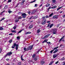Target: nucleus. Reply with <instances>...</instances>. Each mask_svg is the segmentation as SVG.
Here are the masks:
<instances>
[{
	"instance_id": "obj_1",
	"label": "nucleus",
	"mask_w": 65,
	"mask_h": 65,
	"mask_svg": "<svg viewBox=\"0 0 65 65\" xmlns=\"http://www.w3.org/2000/svg\"><path fill=\"white\" fill-rule=\"evenodd\" d=\"M51 32L53 33V34H57V29L55 28L53 29L52 31H51Z\"/></svg>"
},
{
	"instance_id": "obj_2",
	"label": "nucleus",
	"mask_w": 65,
	"mask_h": 65,
	"mask_svg": "<svg viewBox=\"0 0 65 65\" xmlns=\"http://www.w3.org/2000/svg\"><path fill=\"white\" fill-rule=\"evenodd\" d=\"M45 17H42V19H43V20L42 22V25H44L45 24V23H46V19H45Z\"/></svg>"
},
{
	"instance_id": "obj_3",
	"label": "nucleus",
	"mask_w": 65,
	"mask_h": 65,
	"mask_svg": "<svg viewBox=\"0 0 65 65\" xmlns=\"http://www.w3.org/2000/svg\"><path fill=\"white\" fill-rule=\"evenodd\" d=\"M22 16H23L22 18H26V16H27V14H26V13H23L22 14Z\"/></svg>"
},
{
	"instance_id": "obj_4",
	"label": "nucleus",
	"mask_w": 65,
	"mask_h": 65,
	"mask_svg": "<svg viewBox=\"0 0 65 65\" xmlns=\"http://www.w3.org/2000/svg\"><path fill=\"white\" fill-rule=\"evenodd\" d=\"M17 44L15 43H14L13 45L11 47L12 48H14L15 47V46H17L18 45H17Z\"/></svg>"
},
{
	"instance_id": "obj_5",
	"label": "nucleus",
	"mask_w": 65,
	"mask_h": 65,
	"mask_svg": "<svg viewBox=\"0 0 65 65\" xmlns=\"http://www.w3.org/2000/svg\"><path fill=\"white\" fill-rule=\"evenodd\" d=\"M53 19H58V16L57 15H55L53 16Z\"/></svg>"
},
{
	"instance_id": "obj_6",
	"label": "nucleus",
	"mask_w": 65,
	"mask_h": 65,
	"mask_svg": "<svg viewBox=\"0 0 65 65\" xmlns=\"http://www.w3.org/2000/svg\"><path fill=\"white\" fill-rule=\"evenodd\" d=\"M36 12V10H33L31 12V13L32 14H34V13H35V12Z\"/></svg>"
},
{
	"instance_id": "obj_7",
	"label": "nucleus",
	"mask_w": 65,
	"mask_h": 65,
	"mask_svg": "<svg viewBox=\"0 0 65 65\" xmlns=\"http://www.w3.org/2000/svg\"><path fill=\"white\" fill-rule=\"evenodd\" d=\"M56 8H57V6H54L52 7H51V6H50L48 8L49 9H51V8L54 9Z\"/></svg>"
},
{
	"instance_id": "obj_8",
	"label": "nucleus",
	"mask_w": 65,
	"mask_h": 65,
	"mask_svg": "<svg viewBox=\"0 0 65 65\" xmlns=\"http://www.w3.org/2000/svg\"><path fill=\"white\" fill-rule=\"evenodd\" d=\"M57 55L56 54H54L53 55V58L54 59H55V58L57 57Z\"/></svg>"
},
{
	"instance_id": "obj_9",
	"label": "nucleus",
	"mask_w": 65,
	"mask_h": 65,
	"mask_svg": "<svg viewBox=\"0 0 65 65\" xmlns=\"http://www.w3.org/2000/svg\"><path fill=\"white\" fill-rule=\"evenodd\" d=\"M33 45L32 46H30L28 47L29 49V50H32V49L33 48Z\"/></svg>"
},
{
	"instance_id": "obj_10",
	"label": "nucleus",
	"mask_w": 65,
	"mask_h": 65,
	"mask_svg": "<svg viewBox=\"0 0 65 65\" xmlns=\"http://www.w3.org/2000/svg\"><path fill=\"white\" fill-rule=\"evenodd\" d=\"M64 36H63L62 37L61 39H60V40H59V42H61V40H62V39H64Z\"/></svg>"
},
{
	"instance_id": "obj_11",
	"label": "nucleus",
	"mask_w": 65,
	"mask_h": 65,
	"mask_svg": "<svg viewBox=\"0 0 65 65\" xmlns=\"http://www.w3.org/2000/svg\"><path fill=\"white\" fill-rule=\"evenodd\" d=\"M33 25H31L29 26V29H31V28H33Z\"/></svg>"
},
{
	"instance_id": "obj_12",
	"label": "nucleus",
	"mask_w": 65,
	"mask_h": 65,
	"mask_svg": "<svg viewBox=\"0 0 65 65\" xmlns=\"http://www.w3.org/2000/svg\"><path fill=\"white\" fill-rule=\"evenodd\" d=\"M12 54V52H10L8 53L7 54L8 55V56H10V55H11Z\"/></svg>"
},
{
	"instance_id": "obj_13",
	"label": "nucleus",
	"mask_w": 65,
	"mask_h": 65,
	"mask_svg": "<svg viewBox=\"0 0 65 65\" xmlns=\"http://www.w3.org/2000/svg\"><path fill=\"white\" fill-rule=\"evenodd\" d=\"M58 51H59V49H56L54 52H53V53L54 54H55L56 53H57V52Z\"/></svg>"
},
{
	"instance_id": "obj_14",
	"label": "nucleus",
	"mask_w": 65,
	"mask_h": 65,
	"mask_svg": "<svg viewBox=\"0 0 65 65\" xmlns=\"http://www.w3.org/2000/svg\"><path fill=\"white\" fill-rule=\"evenodd\" d=\"M40 31H41V30L40 29H38L37 30V33H39Z\"/></svg>"
},
{
	"instance_id": "obj_15",
	"label": "nucleus",
	"mask_w": 65,
	"mask_h": 65,
	"mask_svg": "<svg viewBox=\"0 0 65 65\" xmlns=\"http://www.w3.org/2000/svg\"><path fill=\"white\" fill-rule=\"evenodd\" d=\"M49 35H46L44 38H42V39H44V38H47V37Z\"/></svg>"
},
{
	"instance_id": "obj_16",
	"label": "nucleus",
	"mask_w": 65,
	"mask_h": 65,
	"mask_svg": "<svg viewBox=\"0 0 65 65\" xmlns=\"http://www.w3.org/2000/svg\"><path fill=\"white\" fill-rule=\"evenodd\" d=\"M53 14H54V13H52L51 14H49V17H52V16Z\"/></svg>"
},
{
	"instance_id": "obj_17",
	"label": "nucleus",
	"mask_w": 65,
	"mask_h": 65,
	"mask_svg": "<svg viewBox=\"0 0 65 65\" xmlns=\"http://www.w3.org/2000/svg\"><path fill=\"white\" fill-rule=\"evenodd\" d=\"M31 33L30 31L27 32L25 33V34L26 35L28 34H31Z\"/></svg>"
},
{
	"instance_id": "obj_18",
	"label": "nucleus",
	"mask_w": 65,
	"mask_h": 65,
	"mask_svg": "<svg viewBox=\"0 0 65 65\" xmlns=\"http://www.w3.org/2000/svg\"><path fill=\"white\" fill-rule=\"evenodd\" d=\"M16 45L17 46H16V50H18V47L19 46V45L17 44Z\"/></svg>"
},
{
	"instance_id": "obj_19",
	"label": "nucleus",
	"mask_w": 65,
	"mask_h": 65,
	"mask_svg": "<svg viewBox=\"0 0 65 65\" xmlns=\"http://www.w3.org/2000/svg\"><path fill=\"white\" fill-rule=\"evenodd\" d=\"M45 62L43 61H41V65H43V64H44Z\"/></svg>"
},
{
	"instance_id": "obj_20",
	"label": "nucleus",
	"mask_w": 65,
	"mask_h": 65,
	"mask_svg": "<svg viewBox=\"0 0 65 65\" xmlns=\"http://www.w3.org/2000/svg\"><path fill=\"white\" fill-rule=\"evenodd\" d=\"M21 59L22 61H24V59L23 58V55H21Z\"/></svg>"
},
{
	"instance_id": "obj_21",
	"label": "nucleus",
	"mask_w": 65,
	"mask_h": 65,
	"mask_svg": "<svg viewBox=\"0 0 65 65\" xmlns=\"http://www.w3.org/2000/svg\"><path fill=\"white\" fill-rule=\"evenodd\" d=\"M53 63H54V61H52L49 64V65H52V64H53Z\"/></svg>"
},
{
	"instance_id": "obj_22",
	"label": "nucleus",
	"mask_w": 65,
	"mask_h": 65,
	"mask_svg": "<svg viewBox=\"0 0 65 65\" xmlns=\"http://www.w3.org/2000/svg\"><path fill=\"white\" fill-rule=\"evenodd\" d=\"M11 32H12V33H15V32H16V30H11Z\"/></svg>"
},
{
	"instance_id": "obj_23",
	"label": "nucleus",
	"mask_w": 65,
	"mask_h": 65,
	"mask_svg": "<svg viewBox=\"0 0 65 65\" xmlns=\"http://www.w3.org/2000/svg\"><path fill=\"white\" fill-rule=\"evenodd\" d=\"M50 5V4H47L46 5V7H48Z\"/></svg>"
},
{
	"instance_id": "obj_24",
	"label": "nucleus",
	"mask_w": 65,
	"mask_h": 65,
	"mask_svg": "<svg viewBox=\"0 0 65 65\" xmlns=\"http://www.w3.org/2000/svg\"><path fill=\"white\" fill-rule=\"evenodd\" d=\"M62 7H63V6L61 7H60L59 8H57V11L59 10V9H61V8H62Z\"/></svg>"
},
{
	"instance_id": "obj_25",
	"label": "nucleus",
	"mask_w": 65,
	"mask_h": 65,
	"mask_svg": "<svg viewBox=\"0 0 65 65\" xmlns=\"http://www.w3.org/2000/svg\"><path fill=\"white\" fill-rule=\"evenodd\" d=\"M4 30V29L2 27H1L0 28V30Z\"/></svg>"
},
{
	"instance_id": "obj_26",
	"label": "nucleus",
	"mask_w": 65,
	"mask_h": 65,
	"mask_svg": "<svg viewBox=\"0 0 65 65\" xmlns=\"http://www.w3.org/2000/svg\"><path fill=\"white\" fill-rule=\"evenodd\" d=\"M4 19H5V18H2L1 20H0V22H1V21H3V20H4Z\"/></svg>"
},
{
	"instance_id": "obj_27",
	"label": "nucleus",
	"mask_w": 65,
	"mask_h": 65,
	"mask_svg": "<svg viewBox=\"0 0 65 65\" xmlns=\"http://www.w3.org/2000/svg\"><path fill=\"white\" fill-rule=\"evenodd\" d=\"M34 19V17L33 16L31 17L30 18H29V19L30 20L31 19Z\"/></svg>"
},
{
	"instance_id": "obj_28",
	"label": "nucleus",
	"mask_w": 65,
	"mask_h": 65,
	"mask_svg": "<svg viewBox=\"0 0 65 65\" xmlns=\"http://www.w3.org/2000/svg\"><path fill=\"white\" fill-rule=\"evenodd\" d=\"M23 30L22 29V30H20V31H19L18 32V33L17 34H19V33H20V32H22V31H23Z\"/></svg>"
},
{
	"instance_id": "obj_29",
	"label": "nucleus",
	"mask_w": 65,
	"mask_h": 65,
	"mask_svg": "<svg viewBox=\"0 0 65 65\" xmlns=\"http://www.w3.org/2000/svg\"><path fill=\"white\" fill-rule=\"evenodd\" d=\"M59 47L57 46V47H55L54 48V49L53 50H54H54H56V49H57V48H58Z\"/></svg>"
},
{
	"instance_id": "obj_30",
	"label": "nucleus",
	"mask_w": 65,
	"mask_h": 65,
	"mask_svg": "<svg viewBox=\"0 0 65 65\" xmlns=\"http://www.w3.org/2000/svg\"><path fill=\"white\" fill-rule=\"evenodd\" d=\"M51 25V23H49L48 24V26H47V27H50V26Z\"/></svg>"
},
{
	"instance_id": "obj_31",
	"label": "nucleus",
	"mask_w": 65,
	"mask_h": 65,
	"mask_svg": "<svg viewBox=\"0 0 65 65\" xmlns=\"http://www.w3.org/2000/svg\"><path fill=\"white\" fill-rule=\"evenodd\" d=\"M36 55L35 54H34L32 56V57L33 58H35V57Z\"/></svg>"
},
{
	"instance_id": "obj_32",
	"label": "nucleus",
	"mask_w": 65,
	"mask_h": 65,
	"mask_svg": "<svg viewBox=\"0 0 65 65\" xmlns=\"http://www.w3.org/2000/svg\"><path fill=\"white\" fill-rule=\"evenodd\" d=\"M53 26V24H52L51 25H50V28H51Z\"/></svg>"
},
{
	"instance_id": "obj_33",
	"label": "nucleus",
	"mask_w": 65,
	"mask_h": 65,
	"mask_svg": "<svg viewBox=\"0 0 65 65\" xmlns=\"http://www.w3.org/2000/svg\"><path fill=\"white\" fill-rule=\"evenodd\" d=\"M22 19V17H19L18 18V20H20Z\"/></svg>"
},
{
	"instance_id": "obj_34",
	"label": "nucleus",
	"mask_w": 65,
	"mask_h": 65,
	"mask_svg": "<svg viewBox=\"0 0 65 65\" xmlns=\"http://www.w3.org/2000/svg\"><path fill=\"white\" fill-rule=\"evenodd\" d=\"M21 62H19L18 63V65H21Z\"/></svg>"
},
{
	"instance_id": "obj_35",
	"label": "nucleus",
	"mask_w": 65,
	"mask_h": 65,
	"mask_svg": "<svg viewBox=\"0 0 65 65\" xmlns=\"http://www.w3.org/2000/svg\"><path fill=\"white\" fill-rule=\"evenodd\" d=\"M24 50L25 51H27V48L26 49L25 47L24 48Z\"/></svg>"
},
{
	"instance_id": "obj_36",
	"label": "nucleus",
	"mask_w": 65,
	"mask_h": 65,
	"mask_svg": "<svg viewBox=\"0 0 65 65\" xmlns=\"http://www.w3.org/2000/svg\"><path fill=\"white\" fill-rule=\"evenodd\" d=\"M52 1L53 3H55L56 2V0H52Z\"/></svg>"
},
{
	"instance_id": "obj_37",
	"label": "nucleus",
	"mask_w": 65,
	"mask_h": 65,
	"mask_svg": "<svg viewBox=\"0 0 65 65\" xmlns=\"http://www.w3.org/2000/svg\"><path fill=\"white\" fill-rule=\"evenodd\" d=\"M54 51L53 50H52L51 51H50V53H51V54H52V53H53V52Z\"/></svg>"
},
{
	"instance_id": "obj_38",
	"label": "nucleus",
	"mask_w": 65,
	"mask_h": 65,
	"mask_svg": "<svg viewBox=\"0 0 65 65\" xmlns=\"http://www.w3.org/2000/svg\"><path fill=\"white\" fill-rule=\"evenodd\" d=\"M45 17L46 18H49V16H48V15H46Z\"/></svg>"
},
{
	"instance_id": "obj_39",
	"label": "nucleus",
	"mask_w": 65,
	"mask_h": 65,
	"mask_svg": "<svg viewBox=\"0 0 65 65\" xmlns=\"http://www.w3.org/2000/svg\"><path fill=\"white\" fill-rule=\"evenodd\" d=\"M65 58L64 57H63L62 59H61V60H62V61H63V60H64Z\"/></svg>"
},
{
	"instance_id": "obj_40",
	"label": "nucleus",
	"mask_w": 65,
	"mask_h": 65,
	"mask_svg": "<svg viewBox=\"0 0 65 65\" xmlns=\"http://www.w3.org/2000/svg\"><path fill=\"white\" fill-rule=\"evenodd\" d=\"M4 8L5 9H6V8H7V6H5L4 7Z\"/></svg>"
},
{
	"instance_id": "obj_41",
	"label": "nucleus",
	"mask_w": 65,
	"mask_h": 65,
	"mask_svg": "<svg viewBox=\"0 0 65 65\" xmlns=\"http://www.w3.org/2000/svg\"><path fill=\"white\" fill-rule=\"evenodd\" d=\"M11 2V0H8V2L9 3V2Z\"/></svg>"
},
{
	"instance_id": "obj_42",
	"label": "nucleus",
	"mask_w": 65,
	"mask_h": 65,
	"mask_svg": "<svg viewBox=\"0 0 65 65\" xmlns=\"http://www.w3.org/2000/svg\"><path fill=\"white\" fill-rule=\"evenodd\" d=\"M26 50L27 51H28V50H30V49L29 47H28V48H26Z\"/></svg>"
},
{
	"instance_id": "obj_43",
	"label": "nucleus",
	"mask_w": 65,
	"mask_h": 65,
	"mask_svg": "<svg viewBox=\"0 0 65 65\" xmlns=\"http://www.w3.org/2000/svg\"><path fill=\"white\" fill-rule=\"evenodd\" d=\"M60 24H58L57 26V27L58 28V27H59V26H60Z\"/></svg>"
},
{
	"instance_id": "obj_44",
	"label": "nucleus",
	"mask_w": 65,
	"mask_h": 65,
	"mask_svg": "<svg viewBox=\"0 0 65 65\" xmlns=\"http://www.w3.org/2000/svg\"><path fill=\"white\" fill-rule=\"evenodd\" d=\"M12 40H10V41H9V43H11L12 42Z\"/></svg>"
},
{
	"instance_id": "obj_45",
	"label": "nucleus",
	"mask_w": 65,
	"mask_h": 65,
	"mask_svg": "<svg viewBox=\"0 0 65 65\" xmlns=\"http://www.w3.org/2000/svg\"><path fill=\"white\" fill-rule=\"evenodd\" d=\"M24 3H23V2H22L21 3V5H23Z\"/></svg>"
},
{
	"instance_id": "obj_46",
	"label": "nucleus",
	"mask_w": 65,
	"mask_h": 65,
	"mask_svg": "<svg viewBox=\"0 0 65 65\" xmlns=\"http://www.w3.org/2000/svg\"><path fill=\"white\" fill-rule=\"evenodd\" d=\"M20 3H21V2H19V3L17 4V6H18V5H19L20 4Z\"/></svg>"
},
{
	"instance_id": "obj_47",
	"label": "nucleus",
	"mask_w": 65,
	"mask_h": 65,
	"mask_svg": "<svg viewBox=\"0 0 65 65\" xmlns=\"http://www.w3.org/2000/svg\"><path fill=\"white\" fill-rule=\"evenodd\" d=\"M13 29H14V30H15V29H16V27L14 26L13 27Z\"/></svg>"
},
{
	"instance_id": "obj_48",
	"label": "nucleus",
	"mask_w": 65,
	"mask_h": 65,
	"mask_svg": "<svg viewBox=\"0 0 65 65\" xmlns=\"http://www.w3.org/2000/svg\"><path fill=\"white\" fill-rule=\"evenodd\" d=\"M8 56V55L7 54L6 55H5L4 56V57H7Z\"/></svg>"
},
{
	"instance_id": "obj_49",
	"label": "nucleus",
	"mask_w": 65,
	"mask_h": 65,
	"mask_svg": "<svg viewBox=\"0 0 65 65\" xmlns=\"http://www.w3.org/2000/svg\"><path fill=\"white\" fill-rule=\"evenodd\" d=\"M8 12H9V13H11V12H12V11H8Z\"/></svg>"
},
{
	"instance_id": "obj_50",
	"label": "nucleus",
	"mask_w": 65,
	"mask_h": 65,
	"mask_svg": "<svg viewBox=\"0 0 65 65\" xmlns=\"http://www.w3.org/2000/svg\"><path fill=\"white\" fill-rule=\"evenodd\" d=\"M48 44H50L51 43V42H46Z\"/></svg>"
},
{
	"instance_id": "obj_51",
	"label": "nucleus",
	"mask_w": 65,
	"mask_h": 65,
	"mask_svg": "<svg viewBox=\"0 0 65 65\" xmlns=\"http://www.w3.org/2000/svg\"><path fill=\"white\" fill-rule=\"evenodd\" d=\"M47 39H45L44 40V41H45V42H47Z\"/></svg>"
},
{
	"instance_id": "obj_52",
	"label": "nucleus",
	"mask_w": 65,
	"mask_h": 65,
	"mask_svg": "<svg viewBox=\"0 0 65 65\" xmlns=\"http://www.w3.org/2000/svg\"><path fill=\"white\" fill-rule=\"evenodd\" d=\"M35 2V0H34V1H31V3H33V2Z\"/></svg>"
},
{
	"instance_id": "obj_53",
	"label": "nucleus",
	"mask_w": 65,
	"mask_h": 65,
	"mask_svg": "<svg viewBox=\"0 0 65 65\" xmlns=\"http://www.w3.org/2000/svg\"><path fill=\"white\" fill-rule=\"evenodd\" d=\"M25 0H22V2H23V3H24L25 2Z\"/></svg>"
},
{
	"instance_id": "obj_54",
	"label": "nucleus",
	"mask_w": 65,
	"mask_h": 65,
	"mask_svg": "<svg viewBox=\"0 0 65 65\" xmlns=\"http://www.w3.org/2000/svg\"><path fill=\"white\" fill-rule=\"evenodd\" d=\"M59 63V61H57V62H56L55 63L56 64H57V63Z\"/></svg>"
},
{
	"instance_id": "obj_55",
	"label": "nucleus",
	"mask_w": 65,
	"mask_h": 65,
	"mask_svg": "<svg viewBox=\"0 0 65 65\" xmlns=\"http://www.w3.org/2000/svg\"><path fill=\"white\" fill-rule=\"evenodd\" d=\"M6 60V61H8V60H9V58H7Z\"/></svg>"
},
{
	"instance_id": "obj_56",
	"label": "nucleus",
	"mask_w": 65,
	"mask_h": 65,
	"mask_svg": "<svg viewBox=\"0 0 65 65\" xmlns=\"http://www.w3.org/2000/svg\"><path fill=\"white\" fill-rule=\"evenodd\" d=\"M35 7H37V4H35Z\"/></svg>"
},
{
	"instance_id": "obj_57",
	"label": "nucleus",
	"mask_w": 65,
	"mask_h": 65,
	"mask_svg": "<svg viewBox=\"0 0 65 65\" xmlns=\"http://www.w3.org/2000/svg\"><path fill=\"white\" fill-rule=\"evenodd\" d=\"M34 60H35V61H37V58H34Z\"/></svg>"
},
{
	"instance_id": "obj_58",
	"label": "nucleus",
	"mask_w": 65,
	"mask_h": 65,
	"mask_svg": "<svg viewBox=\"0 0 65 65\" xmlns=\"http://www.w3.org/2000/svg\"><path fill=\"white\" fill-rule=\"evenodd\" d=\"M20 37H17V39H20Z\"/></svg>"
},
{
	"instance_id": "obj_59",
	"label": "nucleus",
	"mask_w": 65,
	"mask_h": 65,
	"mask_svg": "<svg viewBox=\"0 0 65 65\" xmlns=\"http://www.w3.org/2000/svg\"><path fill=\"white\" fill-rule=\"evenodd\" d=\"M3 14V12H1V13L0 14L1 15H2Z\"/></svg>"
},
{
	"instance_id": "obj_60",
	"label": "nucleus",
	"mask_w": 65,
	"mask_h": 65,
	"mask_svg": "<svg viewBox=\"0 0 65 65\" xmlns=\"http://www.w3.org/2000/svg\"><path fill=\"white\" fill-rule=\"evenodd\" d=\"M19 20H15V22H19Z\"/></svg>"
},
{
	"instance_id": "obj_61",
	"label": "nucleus",
	"mask_w": 65,
	"mask_h": 65,
	"mask_svg": "<svg viewBox=\"0 0 65 65\" xmlns=\"http://www.w3.org/2000/svg\"><path fill=\"white\" fill-rule=\"evenodd\" d=\"M9 35H12V33H11V34H9Z\"/></svg>"
},
{
	"instance_id": "obj_62",
	"label": "nucleus",
	"mask_w": 65,
	"mask_h": 65,
	"mask_svg": "<svg viewBox=\"0 0 65 65\" xmlns=\"http://www.w3.org/2000/svg\"><path fill=\"white\" fill-rule=\"evenodd\" d=\"M28 13L29 14H30V13H31V12H30V11H29V12H28Z\"/></svg>"
},
{
	"instance_id": "obj_63",
	"label": "nucleus",
	"mask_w": 65,
	"mask_h": 65,
	"mask_svg": "<svg viewBox=\"0 0 65 65\" xmlns=\"http://www.w3.org/2000/svg\"><path fill=\"white\" fill-rule=\"evenodd\" d=\"M62 12H63V11H61L59 12V13H61Z\"/></svg>"
},
{
	"instance_id": "obj_64",
	"label": "nucleus",
	"mask_w": 65,
	"mask_h": 65,
	"mask_svg": "<svg viewBox=\"0 0 65 65\" xmlns=\"http://www.w3.org/2000/svg\"><path fill=\"white\" fill-rule=\"evenodd\" d=\"M50 21H47V23H50Z\"/></svg>"
}]
</instances>
